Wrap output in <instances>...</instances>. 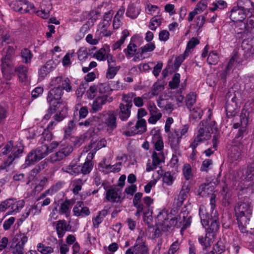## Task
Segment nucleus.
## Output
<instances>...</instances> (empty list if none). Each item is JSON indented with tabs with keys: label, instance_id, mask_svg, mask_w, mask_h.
<instances>
[{
	"label": "nucleus",
	"instance_id": "cd10ccee",
	"mask_svg": "<svg viewBox=\"0 0 254 254\" xmlns=\"http://www.w3.org/2000/svg\"><path fill=\"white\" fill-rule=\"evenodd\" d=\"M215 237L206 232L205 236H199L198 241L199 243L203 247V249H206L209 248L214 241Z\"/></svg>",
	"mask_w": 254,
	"mask_h": 254
},
{
	"label": "nucleus",
	"instance_id": "774afa93",
	"mask_svg": "<svg viewBox=\"0 0 254 254\" xmlns=\"http://www.w3.org/2000/svg\"><path fill=\"white\" fill-rule=\"evenodd\" d=\"M189 130V127L185 125L182 128L175 130L174 133L178 136L181 139L183 138L186 137L188 136V132Z\"/></svg>",
	"mask_w": 254,
	"mask_h": 254
},
{
	"label": "nucleus",
	"instance_id": "c03bdc74",
	"mask_svg": "<svg viewBox=\"0 0 254 254\" xmlns=\"http://www.w3.org/2000/svg\"><path fill=\"white\" fill-rule=\"evenodd\" d=\"M145 12L148 15L156 16L160 12V8L157 5L147 3L144 6Z\"/></svg>",
	"mask_w": 254,
	"mask_h": 254
},
{
	"label": "nucleus",
	"instance_id": "603ef678",
	"mask_svg": "<svg viewBox=\"0 0 254 254\" xmlns=\"http://www.w3.org/2000/svg\"><path fill=\"white\" fill-rule=\"evenodd\" d=\"M13 240L16 244H20L24 247L28 241V237L25 234L19 233L15 235Z\"/></svg>",
	"mask_w": 254,
	"mask_h": 254
},
{
	"label": "nucleus",
	"instance_id": "e2e57ef3",
	"mask_svg": "<svg viewBox=\"0 0 254 254\" xmlns=\"http://www.w3.org/2000/svg\"><path fill=\"white\" fill-rule=\"evenodd\" d=\"M162 22V19L159 16H154L150 20L149 28L152 30H155L159 26Z\"/></svg>",
	"mask_w": 254,
	"mask_h": 254
},
{
	"label": "nucleus",
	"instance_id": "c9c22d12",
	"mask_svg": "<svg viewBox=\"0 0 254 254\" xmlns=\"http://www.w3.org/2000/svg\"><path fill=\"white\" fill-rule=\"evenodd\" d=\"M73 212L76 216L84 217L89 215L90 214L88 208L83 206L81 202H79L74 206Z\"/></svg>",
	"mask_w": 254,
	"mask_h": 254
},
{
	"label": "nucleus",
	"instance_id": "f3484780",
	"mask_svg": "<svg viewBox=\"0 0 254 254\" xmlns=\"http://www.w3.org/2000/svg\"><path fill=\"white\" fill-rule=\"evenodd\" d=\"M72 151V148L71 146L61 145L59 151L50 156V160L52 162L60 161L68 156Z\"/></svg>",
	"mask_w": 254,
	"mask_h": 254
},
{
	"label": "nucleus",
	"instance_id": "20e7f679",
	"mask_svg": "<svg viewBox=\"0 0 254 254\" xmlns=\"http://www.w3.org/2000/svg\"><path fill=\"white\" fill-rule=\"evenodd\" d=\"M176 220L175 217L170 215L166 209L158 210L156 217V225L160 227L164 231H168L172 227H175Z\"/></svg>",
	"mask_w": 254,
	"mask_h": 254
},
{
	"label": "nucleus",
	"instance_id": "7ed1b4c3",
	"mask_svg": "<svg viewBox=\"0 0 254 254\" xmlns=\"http://www.w3.org/2000/svg\"><path fill=\"white\" fill-rule=\"evenodd\" d=\"M215 123L202 121L198 126V131L193 141L190 144V147L194 150L201 143L209 140L214 130H216Z\"/></svg>",
	"mask_w": 254,
	"mask_h": 254
},
{
	"label": "nucleus",
	"instance_id": "9b49d317",
	"mask_svg": "<svg viewBox=\"0 0 254 254\" xmlns=\"http://www.w3.org/2000/svg\"><path fill=\"white\" fill-rule=\"evenodd\" d=\"M132 249L135 254H149L148 246L146 244V239L142 233H139Z\"/></svg>",
	"mask_w": 254,
	"mask_h": 254
},
{
	"label": "nucleus",
	"instance_id": "f704fd0d",
	"mask_svg": "<svg viewBox=\"0 0 254 254\" xmlns=\"http://www.w3.org/2000/svg\"><path fill=\"white\" fill-rule=\"evenodd\" d=\"M141 12V8L133 3L129 4L127 9L126 15L130 19H134L137 17Z\"/></svg>",
	"mask_w": 254,
	"mask_h": 254
},
{
	"label": "nucleus",
	"instance_id": "9d476101",
	"mask_svg": "<svg viewBox=\"0 0 254 254\" xmlns=\"http://www.w3.org/2000/svg\"><path fill=\"white\" fill-rule=\"evenodd\" d=\"M43 2L40 5V10L36 11V9L34 4L27 1L28 4V12L34 13L36 12L38 16H40L44 19H47L50 16V11L52 9V5L49 2Z\"/></svg>",
	"mask_w": 254,
	"mask_h": 254
},
{
	"label": "nucleus",
	"instance_id": "2f4dec72",
	"mask_svg": "<svg viewBox=\"0 0 254 254\" xmlns=\"http://www.w3.org/2000/svg\"><path fill=\"white\" fill-rule=\"evenodd\" d=\"M125 11L124 6H121L115 14L113 21V27L114 29H119L122 24V20Z\"/></svg>",
	"mask_w": 254,
	"mask_h": 254
},
{
	"label": "nucleus",
	"instance_id": "2eb2a0df",
	"mask_svg": "<svg viewBox=\"0 0 254 254\" xmlns=\"http://www.w3.org/2000/svg\"><path fill=\"white\" fill-rule=\"evenodd\" d=\"M116 121V114L113 111H109L105 115V126L108 134H112L113 131L117 127Z\"/></svg>",
	"mask_w": 254,
	"mask_h": 254
},
{
	"label": "nucleus",
	"instance_id": "864d4df0",
	"mask_svg": "<svg viewBox=\"0 0 254 254\" xmlns=\"http://www.w3.org/2000/svg\"><path fill=\"white\" fill-rule=\"evenodd\" d=\"M78 59L81 62H85L89 56V53L86 47H81L79 49L77 52Z\"/></svg>",
	"mask_w": 254,
	"mask_h": 254
},
{
	"label": "nucleus",
	"instance_id": "f8f14e48",
	"mask_svg": "<svg viewBox=\"0 0 254 254\" xmlns=\"http://www.w3.org/2000/svg\"><path fill=\"white\" fill-rule=\"evenodd\" d=\"M175 219L176 220L177 223L175 227H182V230L186 229L190 225L191 222V217L186 209H183L180 213L179 218H175Z\"/></svg>",
	"mask_w": 254,
	"mask_h": 254
},
{
	"label": "nucleus",
	"instance_id": "b1692460",
	"mask_svg": "<svg viewBox=\"0 0 254 254\" xmlns=\"http://www.w3.org/2000/svg\"><path fill=\"white\" fill-rule=\"evenodd\" d=\"M207 1L206 0H200L196 5L193 11H191L188 17V21H192L194 17L197 14L202 12L207 7Z\"/></svg>",
	"mask_w": 254,
	"mask_h": 254
},
{
	"label": "nucleus",
	"instance_id": "bb28decb",
	"mask_svg": "<svg viewBox=\"0 0 254 254\" xmlns=\"http://www.w3.org/2000/svg\"><path fill=\"white\" fill-rule=\"evenodd\" d=\"M238 60V57L237 55H235L232 57L228 64L225 72L221 73L220 75L222 78H225L227 75H229L231 73L230 72L232 71L234 68L238 66L239 63Z\"/></svg>",
	"mask_w": 254,
	"mask_h": 254
},
{
	"label": "nucleus",
	"instance_id": "f257e3e1",
	"mask_svg": "<svg viewBox=\"0 0 254 254\" xmlns=\"http://www.w3.org/2000/svg\"><path fill=\"white\" fill-rule=\"evenodd\" d=\"M50 86L53 87L48 93L47 100L51 106L57 107L63 105L61 101L63 90L69 92L72 90L71 82L67 77L61 76L53 77L50 82Z\"/></svg>",
	"mask_w": 254,
	"mask_h": 254
},
{
	"label": "nucleus",
	"instance_id": "4d7b16f0",
	"mask_svg": "<svg viewBox=\"0 0 254 254\" xmlns=\"http://www.w3.org/2000/svg\"><path fill=\"white\" fill-rule=\"evenodd\" d=\"M93 166V163L91 161H86L83 165L80 166V173L84 175L89 174L92 170Z\"/></svg>",
	"mask_w": 254,
	"mask_h": 254
},
{
	"label": "nucleus",
	"instance_id": "0eeeda50",
	"mask_svg": "<svg viewBox=\"0 0 254 254\" xmlns=\"http://www.w3.org/2000/svg\"><path fill=\"white\" fill-rule=\"evenodd\" d=\"M147 130V123L145 120H137L135 124L130 121L127 123L123 134L127 136L141 134Z\"/></svg>",
	"mask_w": 254,
	"mask_h": 254
},
{
	"label": "nucleus",
	"instance_id": "39448f33",
	"mask_svg": "<svg viewBox=\"0 0 254 254\" xmlns=\"http://www.w3.org/2000/svg\"><path fill=\"white\" fill-rule=\"evenodd\" d=\"M235 211L237 221H240L241 223H249L253 212L252 206L249 202L237 203Z\"/></svg>",
	"mask_w": 254,
	"mask_h": 254
},
{
	"label": "nucleus",
	"instance_id": "c85d7f7f",
	"mask_svg": "<svg viewBox=\"0 0 254 254\" xmlns=\"http://www.w3.org/2000/svg\"><path fill=\"white\" fill-rule=\"evenodd\" d=\"M71 227L64 220H59L56 225V230L59 238L64 237L66 231L70 230Z\"/></svg>",
	"mask_w": 254,
	"mask_h": 254
},
{
	"label": "nucleus",
	"instance_id": "7c9ffc66",
	"mask_svg": "<svg viewBox=\"0 0 254 254\" xmlns=\"http://www.w3.org/2000/svg\"><path fill=\"white\" fill-rule=\"evenodd\" d=\"M40 213L41 209L38 208L37 205H29L25 208L24 212L21 215V219L24 221L29 216H34L39 214Z\"/></svg>",
	"mask_w": 254,
	"mask_h": 254
},
{
	"label": "nucleus",
	"instance_id": "0e129e2a",
	"mask_svg": "<svg viewBox=\"0 0 254 254\" xmlns=\"http://www.w3.org/2000/svg\"><path fill=\"white\" fill-rule=\"evenodd\" d=\"M181 75L179 73H175L172 80L169 83V86L171 89L177 88L180 83Z\"/></svg>",
	"mask_w": 254,
	"mask_h": 254
},
{
	"label": "nucleus",
	"instance_id": "37998d69",
	"mask_svg": "<svg viewBox=\"0 0 254 254\" xmlns=\"http://www.w3.org/2000/svg\"><path fill=\"white\" fill-rule=\"evenodd\" d=\"M15 70L21 82H26L28 81V69L26 66L20 65L17 67Z\"/></svg>",
	"mask_w": 254,
	"mask_h": 254
},
{
	"label": "nucleus",
	"instance_id": "5701e85b",
	"mask_svg": "<svg viewBox=\"0 0 254 254\" xmlns=\"http://www.w3.org/2000/svg\"><path fill=\"white\" fill-rule=\"evenodd\" d=\"M3 52L6 53V55L1 59L2 71L11 64V56L14 53V49L13 47L8 46Z\"/></svg>",
	"mask_w": 254,
	"mask_h": 254
},
{
	"label": "nucleus",
	"instance_id": "6ab92c4d",
	"mask_svg": "<svg viewBox=\"0 0 254 254\" xmlns=\"http://www.w3.org/2000/svg\"><path fill=\"white\" fill-rule=\"evenodd\" d=\"M44 157L45 156L40 147H38L36 150L31 151L27 155L25 162V167L34 164Z\"/></svg>",
	"mask_w": 254,
	"mask_h": 254
},
{
	"label": "nucleus",
	"instance_id": "c756f323",
	"mask_svg": "<svg viewBox=\"0 0 254 254\" xmlns=\"http://www.w3.org/2000/svg\"><path fill=\"white\" fill-rule=\"evenodd\" d=\"M110 52L109 45L105 44L102 48L97 51L94 54V57L99 61H105L108 58V54Z\"/></svg>",
	"mask_w": 254,
	"mask_h": 254
},
{
	"label": "nucleus",
	"instance_id": "423d86ee",
	"mask_svg": "<svg viewBox=\"0 0 254 254\" xmlns=\"http://www.w3.org/2000/svg\"><path fill=\"white\" fill-rule=\"evenodd\" d=\"M216 195L215 193H212L210 199V209L211 211V221L210 226L206 230V232L212 235H213L216 238L217 233L219 229V215L216 211H214L215 208Z\"/></svg>",
	"mask_w": 254,
	"mask_h": 254
},
{
	"label": "nucleus",
	"instance_id": "4c0bfd02",
	"mask_svg": "<svg viewBox=\"0 0 254 254\" xmlns=\"http://www.w3.org/2000/svg\"><path fill=\"white\" fill-rule=\"evenodd\" d=\"M59 145V143L58 141H53L49 144H45L40 146V148L45 157L52 152Z\"/></svg>",
	"mask_w": 254,
	"mask_h": 254
},
{
	"label": "nucleus",
	"instance_id": "49530a36",
	"mask_svg": "<svg viewBox=\"0 0 254 254\" xmlns=\"http://www.w3.org/2000/svg\"><path fill=\"white\" fill-rule=\"evenodd\" d=\"M120 69V65H116L108 66L106 72V77L109 79L114 78Z\"/></svg>",
	"mask_w": 254,
	"mask_h": 254
},
{
	"label": "nucleus",
	"instance_id": "6e6d98bb",
	"mask_svg": "<svg viewBox=\"0 0 254 254\" xmlns=\"http://www.w3.org/2000/svg\"><path fill=\"white\" fill-rule=\"evenodd\" d=\"M213 7L209 8V10L214 11L217 9H223L227 6V3L223 0H216L212 3Z\"/></svg>",
	"mask_w": 254,
	"mask_h": 254
},
{
	"label": "nucleus",
	"instance_id": "f03ea898",
	"mask_svg": "<svg viewBox=\"0 0 254 254\" xmlns=\"http://www.w3.org/2000/svg\"><path fill=\"white\" fill-rule=\"evenodd\" d=\"M151 134L152 135L151 141L155 150L152 155V163L148 162L147 164V172H150L156 169L160 163L164 161L165 159L163 152L164 142L160 133L156 130H152Z\"/></svg>",
	"mask_w": 254,
	"mask_h": 254
},
{
	"label": "nucleus",
	"instance_id": "ddd939ff",
	"mask_svg": "<svg viewBox=\"0 0 254 254\" xmlns=\"http://www.w3.org/2000/svg\"><path fill=\"white\" fill-rule=\"evenodd\" d=\"M147 108L150 116L148 122L150 124L155 125L161 119L162 114L152 102L149 101L147 103Z\"/></svg>",
	"mask_w": 254,
	"mask_h": 254
},
{
	"label": "nucleus",
	"instance_id": "1a4fd4ad",
	"mask_svg": "<svg viewBox=\"0 0 254 254\" xmlns=\"http://www.w3.org/2000/svg\"><path fill=\"white\" fill-rule=\"evenodd\" d=\"M252 120L250 112L245 109H243L240 115L241 127L239 130V134L236 136L237 138L242 136L246 133L247 127L252 121ZM233 127L235 128H237L240 127V125L238 123L235 124Z\"/></svg>",
	"mask_w": 254,
	"mask_h": 254
},
{
	"label": "nucleus",
	"instance_id": "a211bd4d",
	"mask_svg": "<svg viewBox=\"0 0 254 254\" xmlns=\"http://www.w3.org/2000/svg\"><path fill=\"white\" fill-rule=\"evenodd\" d=\"M141 39V37L139 35H134L130 39L129 43L127 45V48L124 50L126 57L128 59H130L135 54L137 46L136 43Z\"/></svg>",
	"mask_w": 254,
	"mask_h": 254
},
{
	"label": "nucleus",
	"instance_id": "dca6fc26",
	"mask_svg": "<svg viewBox=\"0 0 254 254\" xmlns=\"http://www.w3.org/2000/svg\"><path fill=\"white\" fill-rule=\"evenodd\" d=\"M72 205V200L66 199L64 201L59 202L58 206L55 207V210L59 214L64 215L65 217L68 218L70 215Z\"/></svg>",
	"mask_w": 254,
	"mask_h": 254
},
{
	"label": "nucleus",
	"instance_id": "13d9d810",
	"mask_svg": "<svg viewBox=\"0 0 254 254\" xmlns=\"http://www.w3.org/2000/svg\"><path fill=\"white\" fill-rule=\"evenodd\" d=\"M38 252L42 254H50L53 253L54 249L52 247L46 246L42 243H39L37 246Z\"/></svg>",
	"mask_w": 254,
	"mask_h": 254
},
{
	"label": "nucleus",
	"instance_id": "a19ab883",
	"mask_svg": "<svg viewBox=\"0 0 254 254\" xmlns=\"http://www.w3.org/2000/svg\"><path fill=\"white\" fill-rule=\"evenodd\" d=\"M190 189L188 186H183L176 199V203L178 206H181L184 200L187 198Z\"/></svg>",
	"mask_w": 254,
	"mask_h": 254
},
{
	"label": "nucleus",
	"instance_id": "5fc2aeb1",
	"mask_svg": "<svg viewBox=\"0 0 254 254\" xmlns=\"http://www.w3.org/2000/svg\"><path fill=\"white\" fill-rule=\"evenodd\" d=\"M86 179H76L72 182L73 183V192L75 194H77L78 192L81 190L82 186L85 182Z\"/></svg>",
	"mask_w": 254,
	"mask_h": 254
},
{
	"label": "nucleus",
	"instance_id": "a878e982",
	"mask_svg": "<svg viewBox=\"0 0 254 254\" xmlns=\"http://www.w3.org/2000/svg\"><path fill=\"white\" fill-rule=\"evenodd\" d=\"M10 209L7 212V215H13L19 212L24 207L25 201L23 200H16L14 199H10Z\"/></svg>",
	"mask_w": 254,
	"mask_h": 254
},
{
	"label": "nucleus",
	"instance_id": "412c9836",
	"mask_svg": "<svg viewBox=\"0 0 254 254\" xmlns=\"http://www.w3.org/2000/svg\"><path fill=\"white\" fill-rule=\"evenodd\" d=\"M209 47L206 45L203 50L201 56L202 58L207 57V63L209 64H216L219 60V56L216 51H212L208 54Z\"/></svg>",
	"mask_w": 254,
	"mask_h": 254
},
{
	"label": "nucleus",
	"instance_id": "79ce46f5",
	"mask_svg": "<svg viewBox=\"0 0 254 254\" xmlns=\"http://www.w3.org/2000/svg\"><path fill=\"white\" fill-rule=\"evenodd\" d=\"M199 215L201 220V223L203 227H205L209 224V217L206 212L205 206L200 205L199 208Z\"/></svg>",
	"mask_w": 254,
	"mask_h": 254
},
{
	"label": "nucleus",
	"instance_id": "de8ad7c7",
	"mask_svg": "<svg viewBox=\"0 0 254 254\" xmlns=\"http://www.w3.org/2000/svg\"><path fill=\"white\" fill-rule=\"evenodd\" d=\"M34 191L35 193L41 191L44 189L47 182V179L46 177H43L40 180L37 179L34 180Z\"/></svg>",
	"mask_w": 254,
	"mask_h": 254
},
{
	"label": "nucleus",
	"instance_id": "6e6552de",
	"mask_svg": "<svg viewBox=\"0 0 254 254\" xmlns=\"http://www.w3.org/2000/svg\"><path fill=\"white\" fill-rule=\"evenodd\" d=\"M246 174V177H244L246 181L252 182L245 185V186H247V188H241L239 192V195L245 193L254 194V162L248 167Z\"/></svg>",
	"mask_w": 254,
	"mask_h": 254
},
{
	"label": "nucleus",
	"instance_id": "8fccbe9b",
	"mask_svg": "<svg viewBox=\"0 0 254 254\" xmlns=\"http://www.w3.org/2000/svg\"><path fill=\"white\" fill-rule=\"evenodd\" d=\"M199 43V40L197 38L192 37L188 42L187 46V48L185 51V55H189L191 51Z\"/></svg>",
	"mask_w": 254,
	"mask_h": 254
},
{
	"label": "nucleus",
	"instance_id": "e433bc0d",
	"mask_svg": "<svg viewBox=\"0 0 254 254\" xmlns=\"http://www.w3.org/2000/svg\"><path fill=\"white\" fill-rule=\"evenodd\" d=\"M62 170L72 175H77L80 173V166L74 162H71L69 165L62 168Z\"/></svg>",
	"mask_w": 254,
	"mask_h": 254
},
{
	"label": "nucleus",
	"instance_id": "052dcab7",
	"mask_svg": "<svg viewBox=\"0 0 254 254\" xmlns=\"http://www.w3.org/2000/svg\"><path fill=\"white\" fill-rule=\"evenodd\" d=\"M62 184L61 183H57L55 185L51 187L49 190H46L45 192L40 195V198H43L46 197L48 194L52 195L56 191H57L61 187Z\"/></svg>",
	"mask_w": 254,
	"mask_h": 254
},
{
	"label": "nucleus",
	"instance_id": "bf43d9fd",
	"mask_svg": "<svg viewBox=\"0 0 254 254\" xmlns=\"http://www.w3.org/2000/svg\"><path fill=\"white\" fill-rule=\"evenodd\" d=\"M175 180V177L169 172L165 173L163 176V182L168 186H172Z\"/></svg>",
	"mask_w": 254,
	"mask_h": 254
},
{
	"label": "nucleus",
	"instance_id": "09e8293b",
	"mask_svg": "<svg viewBox=\"0 0 254 254\" xmlns=\"http://www.w3.org/2000/svg\"><path fill=\"white\" fill-rule=\"evenodd\" d=\"M213 188L212 186H209V184H202L200 185L198 190L199 195L202 196H207L211 191Z\"/></svg>",
	"mask_w": 254,
	"mask_h": 254
},
{
	"label": "nucleus",
	"instance_id": "473e14b6",
	"mask_svg": "<svg viewBox=\"0 0 254 254\" xmlns=\"http://www.w3.org/2000/svg\"><path fill=\"white\" fill-rule=\"evenodd\" d=\"M220 192L222 196L221 200L222 204L225 206L229 205L231 203V192L227 185L224 184L222 186Z\"/></svg>",
	"mask_w": 254,
	"mask_h": 254
},
{
	"label": "nucleus",
	"instance_id": "680f3d73",
	"mask_svg": "<svg viewBox=\"0 0 254 254\" xmlns=\"http://www.w3.org/2000/svg\"><path fill=\"white\" fill-rule=\"evenodd\" d=\"M183 173L186 180L192 179L193 175L190 165L189 164H185L183 168Z\"/></svg>",
	"mask_w": 254,
	"mask_h": 254
},
{
	"label": "nucleus",
	"instance_id": "393cba45",
	"mask_svg": "<svg viewBox=\"0 0 254 254\" xmlns=\"http://www.w3.org/2000/svg\"><path fill=\"white\" fill-rule=\"evenodd\" d=\"M246 11L242 8H233L231 11L230 19L233 21H242L246 17Z\"/></svg>",
	"mask_w": 254,
	"mask_h": 254
},
{
	"label": "nucleus",
	"instance_id": "58836bf2",
	"mask_svg": "<svg viewBox=\"0 0 254 254\" xmlns=\"http://www.w3.org/2000/svg\"><path fill=\"white\" fill-rule=\"evenodd\" d=\"M168 138L171 147L176 152L178 151L179 149L181 139L174 132L169 133Z\"/></svg>",
	"mask_w": 254,
	"mask_h": 254
},
{
	"label": "nucleus",
	"instance_id": "69168bd1",
	"mask_svg": "<svg viewBox=\"0 0 254 254\" xmlns=\"http://www.w3.org/2000/svg\"><path fill=\"white\" fill-rule=\"evenodd\" d=\"M225 250V246L224 243L219 241L213 246V250L210 252H213L214 254H221L224 252Z\"/></svg>",
	"mask_w": 254,
	"mask_h": 254
},
{
	"label": "nucleus",
	"instance_id": "aec40b11",
	"mask_svg": "<svg viewBox=\"0 0 254 254\" xmlns=\"http://www.w3.org/2000/svg\"><path fill=\"white\" fill-rule=\"evenodd\" d=\"M104 189L106 190V198L112 202H119L121 200V190L116 187L111 186L107 190L105 186Z\"/></svg>",
	"mask_w": 254,
	"mask_h": 254
},
{
	"label": "nucleus",
	"instance_id": "72a5a7b5",
	"mask_svg": "<svg viewBox=\"0 0 254 254\" xmlns=\"http://www.w3.org/2000/svg\"><path fill=\"white\" fill-rule=\"evenodd\" d=\"M107 96H101L98 97L93 102L92 109L96 112L101 109L103 105L105 104L107 101L111 102V98L108 99Z\"/></svg>",
	"mask_w": 254,
	"mask_h": 254
},
{
	"label": "nucleus",
	"instance_id": "a18cd8bd",
	"mask_svg": "<svg viewBox=\"0 0 254 254\" xmlns=\"http://www.w3.org/2000/svg\"><path fill=\"white\" fill-rule=\"evenodd\" d=\"M62 104L63 105V106H60L59 105H58L57 107H54L50 105L51 108L53 107L54 110L58 111V112H59V113H57V114L54 116V120L57 123L62 121L64 118V114H62V112H64V109H65V105L63 103Z\"/></svg>",
	"mask_w": 254,
	"mask_h": 254
},
{
	"label": "nucleus",
	"instance_id": "ea45409f",
	"mask_svg": "<svg viewBox=\"0 0 254 254\" xmlns=\"http://www.w3.org/2000/svg\"><path fill=\"white\" fill-rule=\"evenodd\" d=\"M100 118L99 116H93L89 118L84 122H79L78 125L80 127L84 126L88 127L91 126H96L100 125Z\"/></svg>",
	"mask_w": 254,
	"mask_h": 254
},
{
	"label": "nucleus",
	"instance_id": "3c124183",
	"mask_svg": "<svg viewBox=\"0 0 254 254\" xmlns=\"http://www.w3.org/2000/svg\"><path fill=\"white\" fill-rule=\"evenodd\" d=\"M226 115L228 118H231L236 115L237 112L236 111V105L234 103H228L225 107Z\"/></svg>",
	"mask_w": 254,
	"mask_h": 254
},
{
	"label": "nucleus",
	"instance_id": "4468645a",
	"mask_svg": "<svg viewBox=\"0 0 254 254\" xmlns=\"http://www.w3.org/2000/svg\"><path fill=\"white\" fill-rule=\"evenodd\" d=\"M23 151V146L20 142L17 143L15 144V147L13 148V149L12 150V154L8 156L3 164L0 166V169H5L6 167L10 166L15 158L19 157V156L22 153Z\"/></svg>",
	"mask_w": 254,
	"mask_h": 254
},
{
	"label": "nucleus",
	"instance_id": "338daca9",
	"mask_svg": "<svg viewBox=\"0 0 254 254\" xmlns=\"http://www.w3.org/2000/svg\"><path fill=\"white\" fill-rule=\"evenodd\" d=\"M186 105L188 109H191L196 102V94L193 93H190L187 96Z\"/></svg>",
	"mask_w": 254,
	"mask_h": 254
},
{
	"label": "nucleus",
	"instance_id": "4be33fe9",
	"mask_svg": "<svg viewBox=\"0 0 254 254\" xmlns=\"http://www.w3.org/2000/svg\"><path fill=\"white\" fill-rule=\"evenodd\" d=\"M132 106L129 104H124L121 103L119 106V110L118 112L119 118L122 121H126L130 117L131 108Z\"/></svg>",
	"mask_w": 254,
	"mask_h": 254
}]
</instances>
